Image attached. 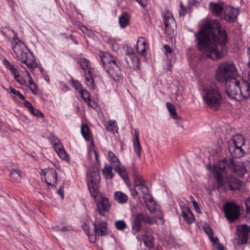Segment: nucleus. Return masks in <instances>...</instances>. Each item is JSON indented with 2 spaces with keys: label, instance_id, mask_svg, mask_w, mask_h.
Returning <instances> with one entry per match:
<instances>
[{
  "label": "nucleus",
  "instance_id": "nucleus-1",
  "mask_svg": "<svg viewBox=\"0 0 250 250\" xmlns=\"http://www.w3.org/2000/svg\"><path fill=\"white\" fill-rule=\"evenodd\" d=\"M196 38L198 49L207 57L216 60L227 55L228 34L218 20L206 21L196 34Z\"/></svg>",
  "mask_w": 250,
  "mask_h": 250
},
{
  "label": "nucleus",
  "instance_id": "nucleus-2",
  "mask_svg": "<svg viewBox=\"0 0 250 250\" xmlns=\"http://www.w3.org/2000/svg\"><path fill=\"white\" fill-rule=\"evenodd\" d=\"M14 37L11 41L14 56L17 60L25 63L28 68L34 69L37 67L36 62L33 54L28 49L25 44L20 41L17 35L13 32Z\"/></svg>",
  "mask_w": 250,
  "mask_h": 250
},
{
  "label": "nucleus",
  "instance_id": "nucleus-3",
  "mask_svg": "<svg viewBox=\"0 0 250 250\" xmlns=\"http://www.w3.org/2000/svg\"><path fill=\"white\" fill-rule=\"evenodd\" d=\"M203 101L205 106L214 111H218L224 101V92L216 84L210 85L203 89Z\"/></svg>",
  "mask_w": 250,
  "mask_h": 250
},
{
  "label": "nucleus",
  "instance_id": "nucleus-4",
  "mask_svg": "<svg viewBox=\"0 0 250 250\" xmlns=\"http://www.w3.org/2000/svg\"><path fill=\"white\" fill-rule=\"evenodd\" d=\"M101 60L104 69L114 81H119L122 78L121 70L113 56L104 52L101 56Z\"/></svg>",
  "mask_w": 250,
  "mask_h": 250
},
{
  "label": "nucleus",
  "instance_id": "nucleus-5",
  "mask_svg": "<svg viewBox=\"0 0 250 250\" xmlns=\"http://www.w3.org/2000/svg\"><path fill=\"white\" fill-rule=\"evenodd\" d=\"M237 74V69L233 62H224L220 63L216 68L215 79L219 83H225Z\"/></svg>",
  "mask_w": 250,
  "mask_h": 250
},
{
  "label": "nucleus",
  "instance_id": "nucleus-6",
  "mask_svg": "<svg viewBox=\"0 0 250 250\" xmlns=\"http://www.w3.org/2000/svg\"><path fill=\"white\" fill-rule=\"evenodd\" d=\"M81 68L83 71V76L85 77V82L87 86L92 90L96 88L93 72L94 67L90 61L84 57L80 58L78 62Z\"/></svg>",
  "mask_w": 250,
  "mask_h": 250
},
{
  "label": "nucleus",
  "instance_id": "nucleus-7",
  "mask_svg": "<svg viewBox=\"0 0 250 250\" xmlns=\"http://www.w3.org/2000/svg\"><path fill=\"white\" fill-rule=\"evenodd\" d=\"M154 220L147 214L138 213L132 217L131 229L134 234L138 233L145 224H152Z\"/></svg>",
  "mask_w": 250,
  "mask_h": 250
},
{
  "label": "nucleus",
  "instance_id": "nucleus-8",
  "mask_svg": "<svg viewBox=\"0 0 250 250\" xmlns=\"http://www.w3.org/2000/svg\"><path fill=\"white\" fill-rule=\"evenodd\" d=\"M239 77L236 76L225 83L226 92L228 97L231 100H240Z\"/></svg>",
  "mask_w": 250,
  "mask_h": 250
},
{
  "label": "nucleus",
  "instance_id": "nucleus-9",
  "mask_svg": "<svg viewBox=\"0 0 250 250\" xmlns=\"http://www.w3.org/2000/svg\"><path fill=\"white\" fill-rule=\"evenodd\" d=\"M225 217L231 223L238 220L240 217V207L232 202H228L223 206Z\"/></svg>",
  "mask_w": 250,
  "mask_h": 250
},
{
  "label": "nucleus",
  "instance_id": "nucleus-10",
  "mask_svg": "<svg viewBox=\"0 0 250 250\" xmlns=\"http://www.w3.org/2000/svg\"><path fill=\"white\" fill-rule=\"evenodd\" d=\"M100 174L99 171L87 173V186L91 196L96 199L98 193Z\"/></svg>",
  "mask_w": 250,
  "mask_h": 250
},
{
  "label": "nucleus",
  "instance_id": "nucleus-11",
  "mask_svg": "<svg viewBox=\"0 0 250 250\" xmlns=\"http://www.w3.org/2000/svg\"><path fill=\"white\" fill-rule=\"evenodd\" d=\"M163 21L165 26V32L169 38H171L176 34L175 28L176 23L172 14L167 11L163 18Z\"/></svg>",
  "mask_w": 250,
  "mask_h": 250
},
{
  "label": "nucleus",
  "instance_id": "nucleus-12",
  "mask_svg": "<svg viewBox=\"0 0 250 250\" xmlns=\"http://www.w3.org/2000/svg\"><path fill=\"white\" fill-rule=\"evenodd\" d=\"M41 176L42 180L46 183L49 186L54 187L55 184L57 181V173L56 170L53 168H44L41 170Z\"/></svg>",
  "mask_w": 250,
  "mask_h": 250
},
{
  "label": "nucleus",
  "instance_id": "nucleus-13",
  "mask_svg": "<svg viewBox=\"0 0 250 250\" xmlns=\"http://www.w3.org/2000/svg\"><path fill=\"white\" fill-rule=\"evenodd\" d=\"M133 178L134 180V187L136 189L140 190L143 194V196L146 194H149L148 189L145 185V181L143 179L142 176L138 174L134 167H133Z\"/></svg>",
  "mask_w": 250,
  "mask_h": 250
},
{
  "label": "nucleus",
  "instance_id": "nucleus-14",
  "mask_svg": "<svg viewBox=\"0 0 250 250\" xmlns=\"http://www.w3.org/2000/svg\"><path fill=\"white\" fill-rule=\"evenodd\" d=\"M53 147L59 157L65 161H69V157L60 141L55 136L51 139Z\"/></svg>",
  "mask_w": 250,
  "mask_h": 250
},
{
  "label": "nucleus",
  "instance_id": "nucleus-15",
  "mask_svg": "<svg viewBox=\"0 0 250 250\" xmlns=\"http://www.w3.org/2000/svg\"><path fill=\"white\" fill-rule=\"evenodd\" d=\"M223 13L224 16L222 19L229 23H231L237 21L239 11L237 9L228 6L225 8Z\"/></svg>",
  "mask_w": 250,
  "mask_h": 250
},
{
  "label": "nucleus",
  "instance_id": "nucleus-16",
  "mask_svg": "<svg viewBox=\"0 0 250 250\" xmlns=\"http://www.w3.org/2000/svg\"><path fill=\"white\" fill-rule=\"evenodd\" d=\"M239 96L240 100L243 98L248 99L250 97V83L247 81L239 77Z\"/></svg>",
  "mask_w": 250,
  "mask_h": 250
},
{
  "label": "nucleus",
  "instance_id": "nucleus-17",
  "mask_svg": "<svg viewBox=\"0 0 250 250\" xmlns=\"http://www.w3.org/2000/svg\"><path fill=\"white\" fill-rule=\"evenodd\" d=\"M242 185V182L235 177L230 176L228 177L224 183V188L226 189L233 191L239 189Z\"/></svg>",
  "mask_w": 250,
  "mask_h": 250
},
{
  "label": "nucleus",
  "instance_id": "nucleus-18",
  "mask_svg": "<svg viewBox=\"0 0 250 250\" xmlns=\"http://www.w3.org/2000/svg\"><path fill=\"white\" fill-rule=\"evenodd\" d=\"M229 162L230 163V169L233 173L240 176H243L247 172L248 170L246 166V164L247 162H237L235 164L232 159H230ZM248 163H249V162L248 161Z\"/></svg>",
  "mask_w": 250,
  "mask_h": 250
},
{
  "label": "nucleus",
  "instance_id": "nucleus-19",
  "mask_svg": "<svg viewBox=\"0 0 250 250\" xmlns=\"http://www.w3.org/2000/svg\"><path fill=\"white\" fill-rule=\"evenodd\" d=\"M96 206L98 212L102 216H105V213L109 212L111 207L109 200L106 197H103L100 201L97 202Z\"/></svg>",
  "mask_w": 250,
  "mask_h": 250
},
{
  "label": "nucleus",
  "instance_id": "nucleus-20",
  "mask_svg": "<svg viewBox=\"0 0 250 250\" xmlns=\"http://www.w3.org/2000/svg\"><path fill=\"white\" fill-rule=\"evenodd\" d=\"M128 57L125 58V61L127 66L132 68L134 70H138L140 68V61L137 55L133 52H128Z\"/></svg>",
  "mask_w": 250,
  "mask_h": 250
},
{
  "label": "nucleus",
  "instance_id": "nucleus-21",
  "mask_svg": "<svg viewBox=\"0 0 250 250\" xmlns=\"http://www.w3.org/2000/svg\"><path fill=\"white\" fill-rule=\"evenodd\" d=\"M95 235L104 236L107 233L106 223L103 221L96 219L93 223Z\"/></svg>",
  "mask_w": 250,
  "mask_h": 250
},
{
  "label": "nucleus",
  "instance_id": "nucleus-22",
  "mask_svg": "<svg viewBox=\"0 0 250 250\" xmlns=\"http://www.w3.org/2000/svg\"><path fill=\"white\" fill-rule=\"evenodd\" d=\"M134 137L132 140L134 151L139 158L141 157L142 147L139 140V130L135 128L133 129Z\"/></svg>",
  "mask_w": 250,
  "mask_h": 250
},
{
  "label": "nucleus",
  "instance_id": "nucleus-23",
  "mask_svg": "<svg viewBox=\"0 0 250 250\" xmlns=\"http://www.w3.org/2000/svg\"><path fill=\"white\" fill-rule=\"evenodd\" d=\"M225 8L223 3H209V10L212 14L216 17H220L224 13Z\"/></svg>",
  "mask_w": 250,
  "mask_h": 250
},
{
  "label": "nucleus",
  "instance_id": "nucleus-24",
  "mask_svg": "<svg viewBox=\"0 0 250 250\" xmlns=\"http://www.w3.org/2000/svg\"><path fill=\"white\" fill-rule=\"evenodd\" d=\"M142 197L147 209L151 213H153L156 209L157 204L153 200L152 196L149 194H146Z\"/></svg>",
  "mask_w": 250,
  "mask_h": 250
},
{
  "label": "nucleus",
  "instance_id": "nucleus-25",
  "mask_svg": "<svg viewBox=\"0 0 250 250\" xmlns=\"http://www.w3.org/2000/svg\"><path fill=\"white\" fill-rule=\"evenodd\" d=\"M136 51L141 56H145L146 51V42L144 37H140L136 43Z\"/></svg>",
  "mask_w": 250,
  "mask_h": 250
},
{
  "label": "nucleus",
  "instance_id": "nucleus-26",
  "mask_svg": "<svg viewBox=\"0 0 250 250\" xmlns=\"http://www.w3.org/2000/svg\"><path fill=\"white\" fill-rule=\"evenodd\" d=\"M182 215L187 224H191L194 222L195 217L189 208H183L182 209Z\"/></svg>",
  "mask_w": 250,
  "mask_h": 250
},
{
  "label": "nucleus",
  "instance_id": "nucleus-27",
  "mask_svg": "<svg viewBox=\"0 0 250 250\" xmlns=\"http://www.w3.org/2000/svg\"><path fill=\"white\" fill-rule=\"evenodd\" d=\"M229 150L233 158H241L244 156L245 151L242 147L229 145Z\"/></svg>",
  "mask_w": 250,
  "mask_h": 250
},
{
  "label": "nucleus",
  "instance_id": "nucleus-28",
  "mask_svg": "<svg viewBox=\"0 0 250 250\" xmlns=\"http://www.w3.org/2000/svg\"><path fill=\"white\" fill-rule=\"evenodd\" d=\"M24 73L25 77H27L28 79V82L26 84L25 86L28 87L29 89L32 91L33 94L35 95L37 94V86L34 82L29 72L25 70L24 72Z\"/></svg>",
  "mask_w": 250,
  "mask_h": 250
},
{
  "label": "nucleus",
  "instance_id": "nucleus-29",
  "mask_svg": "<svg viewBox=\"0 0 250 250\" xmlns=\"http://www.w3.org/2000/svg\"><path fill=\"white\" fill-rule=\"evenodd\" d=\"M130 17L128 13L122 12L119 18V23L122 28H125L129 23Z\"/></svg>",
  "mask_w": 250,
  "mask_h": 250
},
{
  "label": "nucleus",
  "instance_id": "nucleus-30",
  "mask_svg": "<svg viewBox=\"0 0 250 250\" xmlns=\"http://www.w3.org/2000/svg\"><path fill=\"white\" fill-rule=\"evenodd\" d=\"M3 63L5 67L10 71L11 74L13 75L14 78L20 74L18 69L7 60L4 59Z\"/></svg>",
  "mask_w": 250,
  "mask_h": 250
},
{
  "label": "nucleus",
  "instance_id": "nucleus-31",
  "mask_svg": "<svg viewBox=\"0 0 250 250\" xmlns=\"http://www.w3.org/2000/svg\"><path fill=\"white\" fill-rule=\"evenodd\" d=\"M81 132L83 137L86 141H90L91 137L90 128L86 124L83 123L81 125Z\"/></svg>",
  "mask_w": 250,
  "mask_h": 250
},
{
  "label": "nucleus",
  "instance_id": "nucleus-32",
  "mask_svg": "<svg viewBox=\"0 0 250 250\" xmlns=\"http://www.w3.org/2000/svg\"><path fill=\"white\" fill-rule=\"evenodd\" d=\"M108 160L111 163L113 169L116 166L122 165L118 157L111 151L108 152Z\"/></svg>",
  "mask_w": 250,
  "mask_h": 250
},
{
  "label": "nucleus",
  "instance_id": "nucleus-33",
  "mask_svg": "<svg viewBox=\"0 0 250 250\" xmlns=\"http://www.w3.org/2000/svg\"><path fill=\"white\" fill-rule=\"evenodd\" d=\"M154 237L148 233L145 234L143 235V240L145 245L148 249H153Z\"/></svg>",
  "mask_w": 250,
  "mask_h": 250
},
{
  "label": "nucleus",
  "instance_id": "nucleus-34",
  "mask_svg": "<svg viewBox=\"0 0 250 250\" xmlns=\"http://www.w3.org/2000/svg\"><path fill=\"white\" fill-rule=\"evenodd\" d=\"M114 169L125 181H128L129 180L128 174L124 166L122 165L116 166Z\"/></svg>",
  "mask_w": 250,
  "mask_h": 250
},
{
  "label": "nucleus",
  "instance_id": "nucleus-35",
  "mask_svg": "<svg viewBox=\"0 0 250 250\" xmlns=\"http://www.w3.org/2000/svg\"><path fill=\"white\" fill-rule=\"evenodd\" d=\"M245 142L244 137L242 135L238 134L233 137L232 142L231 144H229V145L242 147Z\"/></svg>",
  "mask_w": 250,
  "mask_h": 250
},
{
  "label": "nucleus",
  "instance_id": "nucleus-36",
  "mask_svg": "<svg viewBox=\"0 0 250 250\" xmlns=\"http://www.w3.org/2000/svg\"><path fill=\"white\" fill-rule=\"evenodd\" d=\"M115 200L120 204H124L127 202L128 196L121 191H116L114 193Z\"/></svg>",
  "mask_w": 250,
  "mask_h": 250
},
{
  "label": "nucleus",
  "instance_id": "nucleus-37",
  "mask_svg": "<svg viewBox=\"0 0 250 250\" xmlns=\"http://www.w3.org/2000/svg\"><path fill=\"white\" fill-rule=\"evenodd\" d=\"M112 167L105 165L102 170V172L106 179H112L114 176L112 171Z\"/></svg>",
  "mask_w": 250,
  "mask_h": 250
},
{
  "label": "nucleus",
  "instance_id": "nucleus-38",
  "mask_svg": "<svg viewBox=\"0 0 250 250\" xmlns=\"http://www.w3.org/2000/svg\"><path fill=\"white\" fill-rule=\"evenodd\" d=\"M105 129L107 131L113 133L117 132L118 130V126L116 122L114 120H109L105 125Z\"/></svg>",
  "mask_w": 250,
  "mask_h": 250
},
{
  "label": "nucleus",
  "instance_id": "nucleus-39",
  "mask_svg": "<svg viewBox=\"0 0 250 250\" xmlns=\"http://www.w3.org/2000/svg\"><path fill=\"white\" fill-rule=\"evenodd\" d=\"M10 177L13 181L19 183L21 180V172L17 169H13L10 174Z\"/></svg>",
  "mask_w": 250,
  "mask_h": 250
},
{
  "label": "nucleus",
  "instance_id": "nucleus-40",
  "mask_svg": "<svg viewBox=\"0 0 250 250\" xmlns=\"http://www.w3.org/2000/svg\"><path fill=\"white\" fill-rule=\"evenodd\" d=\"M81 98L83 101L91 107L93 106L91 105V99L90 98V93L86 90L83 89L80 93Z\"/></svg>",
  "mask_w": 250,
  "mask_h": 250
},
{
  "label": "nucleus",
  "instance_id": "nucleus-41",
  "mask_svg": "<svg viewBox=\"0 0 250 250\" xmlns=\"http://www.w3.org/2000/svg\"><path fill=\"white\" fill-rule=\"evenodd\" d=\"M166 106L171 117L175 120L177 119L178 116L176 112V109L174 105L172 103L168 102L166 103Z\"/></svg>",
  "mask_w": 250,
  "mask_h": 250
},
{
  "label": "nucleus",
  "instance_id": "nucleus-42",
  "mask_svg": "<svg viewBox=\"0 0 250 250\" xmlns=\"http://www.w3.org/2000/svg\"><path fill=\"white\" fill-rule=\"evenodd\" d=\"M216 167L221 171H224L228 167L230 169V163H228L227 159H224L218 162Z\"/></svg>",
  "mask_w": 250,
  "mask_h": 250
},
{
  "label": "nucleus",
  "instance_id": "nucleus-43",
  "mask_svg": "<svg viewBox=\"0 0 250 250\" xmlns=\"http://www.w3.org/2000/svg\"><path fill=\"white\" fill-rule=\"evenodd\" d=\"M236 230L239 233L248 236L250 231V227L248 225L244 224L241 225L240 227L237 226Z\"/></svg>",
  "mask_w": 250,
  "mask_h": 250
},
{
  "label": "nucleus",
  "instance_id": "nucleus-44",
  "mask_svg": "<svg viewBox=\"0 0 250 250\" xmlns=\"http://www.w3.org/2000/svg\"><path fill=\"white\" fill-rule=\"evenodd\" d=\"M203 229L206 233L208 235V237L211 239L212 242L215 243V241L218 240L217 237H216L215 238H214L213 237V232L209 226H205L203 227Z\"/></svg>",
  "mask_w": 250,
  "mask_h": 250
},
{
  "label": "nucleus",
  "instance_id": "nucleus-45",
  "mask_svg": "<svg viewBox=\"0 0 250 250\" xmlns=\"http://www.w3.org/2000/svg\"><path fill=\"white\" fill-rule=\"evenodd\" d=\"M115 226L116 228L119 230H123L125 229L127 225L124 220H118L115 223Z\"/></svg>",
  "mask_w": 250,
  "mask_h": 250
},
{
  "label": "nucleus",
  "instance_id": "nucleus-46",
  "mask_svg": "<svg viewBox=\"0 0 250 250\" xmlns=\"http://www.w3.org/2000/svg\"><path fill=\"white\" fill-rule=\"evenodd\" d=\"M91 145H92V146L90 147V148L89 149V153H93L94 154L96 163L99 165L100 163V159L99 158L98 153L97 151L96 150V149L95 148L94 145V143L92 141L91 142Z\"/></svg>",
  "mask_w": 250,
  "mask_h": 250
},
{
  "label": "nucleus",
  "instance_id": "nucleus-47",
  "mask_svg": "<svg viewBox=\"0 0 250 250\" xmlns=\"http://www.w3.org/2000/svg\"><path fill=\"white\" fill-rule=\"evenodd\" d=\"M238 243L239 245H244L247 243L248 240V236L237 233Z\"/></svg>",
  "mask_w": 250,
  "mask_h": 250
},
{
  "label": "nucleus",
  "instance_id": "nucleus-48",
  "mask_svg": "<svg viewBox=\"0 0 250 250\" xmlns=\"http://www.w3.org/2000/svg\"><path fill=\"white\" fill-rule=\"evenodd\" d=\"M71 83L73 87L79 93H80L83 88V85L77 80H72Z\"/></svg>",
  "mask_w": 250,
  "mask_h": 250
},
{
  "label": "nucleus",
  "instance_id": "nucleus-49",
  "mask_svg": "<svg viewBox=\"0 0 250 250\" xmlns=\"http://www.w3.org/2000/svg\"><path fill=\"white\" fill-rule=\"evenodd\" d=\"M215 178L217 183H218L219 187L224 186V183L223 179V174L220 172H217L216 173V175H215Z\"/></svg>",
  "mask_w": 250,
  "mask_h": 250
},
{
  "label": "nucleus",
  "instance_id": "nucleus-50",
  "mask_svg": "<svg viewBox=\"0 0 250 250\" xmlns=\"http://www.w3.org/2000/svg\"><path fill=\"white\" fill-rule=\"evenodd\" d=\"M10 91L11 93L17 96L21 100H25L24 96L19 90L15 89L11 86L10 87Z\"/></svg>",
  "mask_w": 250,
  "mask_h": 250
},
{
  "label": "nucleus",
  "instance_id": "nucleus-51",
  "mask_svg": "<svg viewBox=\"0 0 250 250\" xmlns=\"http://www.w3.org/2000/svg\"><path fill=\"white\" fill-rule=\"evenodd\" d=\"M30 112L37 117L42 118L44 117L43 114L39 109L34 107L30 111Z\"/></svg>",
  "mask_w": 250,
  "mask_h": 250
},
{
  "label": "nucleus",
  "instance_id": "nucleus-52",
  "mask_svg": "<svg viewBox=\"0 0 250 250\" xmlns=\"http://www.w3.org/2000/svg\"><path fill=\"white\" fill-rule=\"evenodd\" d=\"M16 82L21 85H25L27 83L26 81L20 75V73L14 78Z\"/></svg>",
  "mask_w": 250,
  "mask_h": 250
},
{
  "label": "nucleus",
  "instance_id": "nucleus-53",
  "mask_svg": "<svg viewBox=\"0 0 250 250\" xmlns=\"http://www.w3.org/2000/svg\"><path fill=\"white\" fill-rule=\"evenodd\" d=\"M40 72L43 77V78L48 83H49L50 78L49 75H48L47 72L42 67L40 68Z\"/></svg>",
  "mask_w": 250,
  "mask_h": 250
},
{
  "label": "nucleus",
  "instance_id": "nucleus-54",
  "mask_svg": "<svg viewBox=\"0 0 250 250\" xmlns=\"http://www.w3.org/2000/svg\"><path fill=\"white\" fill-rule=\"evenodd\" d=\"M187 9L184 6L182 2L180 3V10L179 11V15L180 17H184L187 13Z\"/></svg>",
  "mask_w": 250,
  "mask_h": 250
},
{
  "label": "nucleus",
  "instance_id": "nucleus-55",
  "mask_svg": "<svg viewBox=\"0 0 250 250\" xmlns=\"http://www.w3.org/2000/svg\"><path fill=\"white\" fill-rule=\"evenodd\" d=\"M245 203L246 207V213L250 217V198H247Z\"/></svg>",
  "mask_w": 250,
  "mask_h": 250
},
{
  "label": "nucleus",
  "instance_id": "nucleus-56",
  "mask_svg": "<svg viewBox=\"0 0 250 250\" xmlns=\"http://www.w3.org/2000/svg\"><path fill=\"white\" fill-rule=\"evenodd\" d=\"M77 26L79 27V29L83 33L87 35L88 29L85 26L83 25L82 22L78 21Z\"/></svg>",
  "mask_w": 250,
  "mask_h": 250
},
{
  "label": "nucleus",
  "instance_id": "nucleus-57",
  "mask_svg": "<svg viewBox=\"0 0 250 250\" xmlns=\"http://www.w3.org/2000/svg\"><path fill=\"white\" fill-rule=\"evenodd\" d=\"M63 186H61L59 189L57 190V193L61 196V198L63 199L64 196V193L63 191Z\"/></svg>",
  "mask_w": 250,
  "mask_h": 250
},
{
  "label": "nucleus",
  "instance_id": "nucleus-58",
  "mask_svg": "<svg viewBox=\"0 0 250 250\" xmlns=\"http://www.w3.org/2000/svg\"><path fill=\"white\" fill-rule=\"evenodd\" d=\"M192 202L195 211L198 213L200 212L201 210L197 202L194 200Z\"/></svg>",
  "mask_w": 250,
  "mask_h": 250
},
{
  "label": "nucleus",
  "instance_id": "nucleus-59",
  "mask_svg": "<svg viewBox=\"0 0 250 250\" xmlns=\"http://www.w3.org/2000/svg\"><path fill=\"white\" fill-rule=\"evenodd\" d=\"M164 48L165 49V54H170L172 53V49L170 46L168 44H165L164 45Z\"/></svg>",
  "mask_w": 250,
  "mask_h": 250
},
{
  "label": "nucleus",
  "instance_id": "nucleus-60",
  "mask_svg": "<svg viewBox=\"0 0 250 250\" xmlns=\"http://www.w3.org/2000/svg\"><path fill=\"white\" fill-rule=\"evenodd\" d=\"M53 229L56 231H66L69 230L67 227H63L62 228H59V227H54Z\"/></svg>",
  "mask_w": 250,
  "mask_h": 250
},
{
  "label": "nucleus",
  "instance_id": "nucleus-61",
  "mask_svg": "<svg viewBox=\"0 0 250 250\" xmlns=\"http://www.w3.org/2000/svg\"><path fill=\"white\" fill-rule=\"evenodd\" d=\"M24 105L25 106L28 108L30 111L34 107L32 104L27 100H25L24 101Z\"/></svg>",
  "mask_w": 250,
  "mask_h": 250
},
{
  "label": "nucleus",
  "instance_id": "nucleus-62",
  "mask_svg": "<svg viewBox=\"0 0 250 250\" xmlns=\"http://www.w3.org/2000/svg\"><path fill=\"white\" fill-rule=\"evenodd\" d=\"M69 38L70 39V40H71L72 42L75 43V44H79V42L76 39L75 37L72 35V34H70L69 36Z\"/></svg>",
  "mask_w": 250,
  "mask_h": 250
},
{
  "label": "nucleus",
  "instance_id": "nucleus-63",
  "mask_svg": "<svg viewBox=\"0 0 250 250\" xmlns=\"http://www.w3.org/2000/svg\"><path fill=\"white\" fill-rule=\"evenodd\" d=\"M202 0H192V4L194 6H197V4H199Z\"/></svg>",
  "mask_w": 250,
  "mask_h": 250
},
{
  "label": "nucleus",
  "instance_id": "nucleus-64",
  "mask_svg": "<svg viewBox=\"0 0 250 250\" xmlns=\"http://www.w3.org/2000/svg\"><path fill=\"white\" fill-rule=\"evenodd\" d=\"M136 0L138 3H139L143 7H144L146 6V4L144 3L143 0Z\"/></svg>",
  "mask_w": 250,
  "mask_h": 250
}]
</instances>
